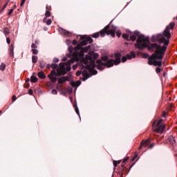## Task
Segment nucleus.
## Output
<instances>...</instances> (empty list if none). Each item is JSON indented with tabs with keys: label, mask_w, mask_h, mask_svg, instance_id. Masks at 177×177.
<instances>
[{
	"label": "nucleus",
	"mask_w": 177,
	"mask_h": 177,
	"mask_svg": "<svg viewBox=\"0 0 177 177\" xmlns=\"http://www.w3.org/2000/svg\"><path fill=\"white\" fill-rule=\"evenodd\" d=\"M174 27H175V22H171L165 29L163 34H158L152 37L151 40L153 42L158 41L159 44H152L151 47H149V50L155 51L148 58V64L149 66H158V67L162 66V57H164L167 46L169 45V39H171V32H169V30H174Z\"/></svg>",
	"instance_id": "1"
},
{
	"label": "nucleus",
	"mask_w": 177,
	"mask_h": 177,
	"mask_svg": "<svg viewBox=\"0 0 177 177\" xmlns=\"http://www.w3.org/2000/svg\"><path fill=\"white\" fill-rule=\"evenodd\" d=\"M99 57V54L88 53V54L81 61L80 68H84L82 72V81H86L91 75L97 74V71L95 70L96 65L95 62Z\"/></svg>",
	"instance_id": "2"
},
{
	"label": "nucleus",
	"mask_w": 177,
	"mask_h": 177,
	"mask_svg": "<svg viewBox=\"0 0 177 177\" xmlns=\"http://www.w3.org/2000/svg\"><path fill=\"white\" fill-rule=\"evenodd\" d=\"M136 37H138V39L136 41L137 44L136 45V48L138 49H145V48H147L150 44V40L145 35H140L138 31H135L133 33L131 32L130 35L123 34L122 37L124 39H127V41H135L136 39Z\"/></svg>",
	"instance_id": "3"
},
{
	"label": "nucleus",
	"mask_w": 177,
	"mask_h": 177,
	"mask_svg": "<svg viewBox=\"0 0 177 177\" xmlns=\"http://www.w3.org/2000/svg\"><path fill=\"white\" fill-rule=\"evenodd\" d=\"M115 60L109 59L106 63L102 62L100 59L97 60V68L98 70H103L104 67H113V66H117L121 63V54L118 53L115 55Z\"/></svg>",
	"instance_id": "4"
},
{
	"label": "nucleus",
	"mask_w": 177,
	"mask_h": 177,
	"mask_svg": "<svg viewBox=\"0 0 177 177\" xmlns=\"http://www.w3.org/2000/svg\"><path fill=\"white\" fill-rule=\"evenodd\" d=\"M117 28L114 26H109V25L106 26L103 30L100 31V32L94 33L92 37L93 38H99V37H104V35H111L112 38L115 37V31Z\"/></svg>",
	"instance_id": "5"
},
{
	"label": "nucleus",
	"mask_w": 177,
	"mask_h": 177,
	"mask_svg": "<svg viewBox=\"0 0 177 177\" xmlns=\"http://www.w3.org/2000/svg\"><path fill=\"white\" fill-rule=\"evenodd\" d=\"M75 62V59H71L67 63H60L59 68H58L57 70L58 75H64L65 74H67V73L71 70V66H70V64H73V63Z\"/></svg>",
	"instance_id": "6"
},
{
	"label": "nucleus",
	"mask_w": 177,
	"mask_h": 177,
	"mask_svg": "<svg viewBox=\"0 0 177 177\" xmlns=\"http://www.w3.org/2000/svg\"><path fill=\"white\" fill-rule=\"evenodd\" d=\"M82 46L83 45L78 44L75 48V50H80V52L79 53H78V52H77V53H74L73 54V59H75L76 62H80V60H81V59H82V57H84V53H86V52H88L91 48L89 46H86V47L82 48L81 46Z\"/></svg>",
	"instance_id": "7"
},
{
	"label": "nucleus",
	"mask_w": 177,
	"mask_h": 177,
	"mask_svg": "<svg viewBox=\"0 0 177 177\" xmlns=\"http://www.w3.org/2000/svg\"><path fill=\"white\" fill-rule=\"evenodd\" d=\"M81 39L83 40L81 41L80 45L83 46L88 45V44H92V42H93L92 38L87 36H82Z\"/></svg>",
	"instance_id": "8"
},
{
	"label": "nucleus",
	"mask_w": 177,
	"mask_h": 177,
	"mask_svg": "<svg viewBox=\"0 0 177 177\" xmlns=\"http://www.w3.org/2000/svg\"><path fill=\"white\" fill-rule=\"evenodd\" d=\"M56 75H57V73H56V70H53L48 75V78L52 82H56V81H57V77Z\"/></svg>",
	"instance_id": "9"
},
{
	"label": "nucleus",
	"mask_w": 177,
	"mask_h": 177,
	"mask_svg": "<svg viewBox=\"0 0 177 177\" xmlns=\"http://www.w3.org/2000/svg\"><path fill=\"white\" fill-rule=\"evenodd\" d=\"M135 53L131 52L130 54L127 55L126 57H122V63H125L127 60H131V59H135Z\"/></svg>",
	"instance_id": "10"
},
{
	"label": "nucleus",
	"mask_w": 177,
	"mask_h": 177,
	"mask_svg": "<svg viewBox=\"0 0 177 177\" xmlns=\"http://www.w3.org/2000/svg\"><path fill=\"white\" fill-rule=\"evenodd\" d=\"M58 31L60 32V34L64 35V37H71L72 35L71 32H68L62 28H59Z\"/></svg>",
	"instance_id": "11"
},
{
	"label": "nucleus",
	"mask_w": 177,
	"mask_h": 177,
	"mask_svg": "<svg viewBox=\"0 0 177 177\" xmlns=\"http://www.w3.org/2000/svg\"><path fill=\"white\" fill-rule=\"evenodd\" d=\"M154 131L156 132H158V133H162L164 132V129H165V124H162L160 126H156V127H153Z\"/></svg>",
	"instance_id": "12"
},
{
	"label": "nucleus",
	"mask_w": 177,
	"mask_h": 177,
	"mask_svg": "<svg viewBox=\"0 0 177 177\" xmlns=\"http://www.w3.org/2000/svg\"><path fill=\"white\" fill-rule=\"evenodd\" d=\"M150 143V140H142V142H141V145L140 147H139V149H142V147L144 146L145 147H147V146H149Z\"/></svg>",
	"instance_id": "13"
},
{
	"label": "nucleus",
	"mask_w": 177,
	"mask_h": 177,
	"mask_svg": "<svg viewBox=\"0 0 177 177\" xmlns=\"http://www.w3.org/2000/svg\"><path fill=\"white\" fill-rule=\"evenodd\" d=\"M67 80H68V78H67L66 77H62L58 80V82L59 84H64V82H66Z\"/></svg>",
	"instance_id": "14"
},
{
	"label": "nucleus",
	"mask_w": 177,
	"mask_h": 177,
	"mask_svg": "<svg viewBox=\"0 0 177 177\" xmlns=\"http://www.w3.org/2000/svg\"><path fill=\"white\" fill-rule=\"evenodd\" d=\"M38 76H39V78H41V80L46 78V75H45V73H44V71L39 72Z\"/></svg>",
	"instance_id": "15"
},
{
	"label": "nucleus",
	"mask_w": 177,
	"mask_h": 177,
	"mask_svg": "<svg viewBox=\"0 0 177 177\" xmlns=\"http://www.w3.org/2000/svg\"><path fill=\"white\" fill-rule=\"evenodd\" d=\"M14 49H15V46H13V44H11L9 48L10 55H13Z\"/></svg>",
	"instance_id": "16"
},
{
	"label": "nucleus",
	"mask_w": 177,
	"mask_h": 177,
	"mask_svg": "<svg viewBox=\"0 0 177 177\" xmlns=\"http://www.w3.org/2000/svg\"><path fill=\"white\" fill-rule=\"evenodd\" d=\"M30 81H31V82L35 83L38 81V77L36 76H32L30 77Z\"/></svg>",
	"instance_id": "17"
},
{
	"label": "nucleus",
	"mask_w": 177,
	"mask_h": 177,
	"mask_svg": "<svg viewBox=\"0 0 177 177\" xmlns=\"http://www.w3.org/2000/svg\"><path fill=\"white\" fill-rule=\"evenodd\" d=\"M44 23H46V24H47L48 26H50V25L52 24V19H48V20L46 21V18H44Z\"/></svg>",
	"instance_id": "18"
},
{
	"label": "nucleus",
	"mask_w": 177,
	"mask_h": 177,
	"mask_svg": "<svg viewBox=\"0 0 177 177\" xmlns=\"http://www.w3.org/2000/svg\"><path fill=\"white\" fill-rule=\"evenodd\" d=\"M32 62L34 64L37 63L38 62V57L35 55L32 56Z\"/></svg>",
	"instance_id": "19"
},
{
	"label": "nucleus",
	"mask_w": 177,
	"mask_h": 177,
	"mask_svg": "<svg viewBox=\"0 0 177 177\" xmlns=\"http://www.w3.org/2000/svg\"><path fill=\"white\" fill-rule=\"evenodd\" d=\"M73 106H74V108L75 110V113H77V115H79L80 118H81V116H80V109H78V106L75 104Z\"/></svg>",
	"instance_id": "20"
},
{
	"label": "nucleus",
	"mask_w": 177,
	"mask_h": 177,
	"mask_svg": "<svg viewBox=\"0 0 177 177\" xmlns=\"http://www.w3.org/2000/svg\"><path fill=\"white\" fill-rule=\"evenodd\" d=\"M163 120L162 119H160L159 120H156L154 122L153 125L154 124H157V127H159L160 125H161V122H162Z\"/></svg>",
	"instance_id": "21"
},
{
	"label": "nucleus",
	"mask_w": 177,
	"mask_h": 177,
	"mask_svg": "<svg viewBox=\"0 0 177 177\" xmlns=\"http://www.w3.org/2000/svg\"><path fill=\"white\" fill-rule=\"evenodd\" d=\"M45 16H46V17H50V12H49V10H48V6H46Z\"/></svg>",
	"instance_id": "22"
},
{
	"label": "nucleus",
	"mask_w": 177,
	"mask_h": 177,
	"mask_svg": "<svg viewBox=\"0 0 177 177\" xmlns=\"http://www.w3.org/2000/svg\"><path fill=\"white\" fill-rule=\"evenodd\" d=\"M5 68H6V65H5V64L2 63L1 65H0V70L1 71H3L5 70Z\"/></svg>",
	"instance_id": "23"
},
{
	"label": "nucleus",
	"mask_w": 177,
	"mask_h": 177,
	"mask_svg": "<svg viewBox=\"0 0 177 177\" xmlns=\"http://www.w3.org/2000/svg\"><path fill=\"white\" fill-rule=\"evenodd\" d=\"M38 44V41H35V44H32L31 45V48L32 49H37V44Z\"/></svg>",
	"instance_id": "24"
},
{
	"label": "nucleus",
	"mask_w": 177,
	"mask_h": 177,
	"mask_svg": "<svg viewBox=\"0 0 177 177\" xmlns=\"http://www.w3.org/2000/svg\"><path fill=\"white\" fill-rule=\"evenodd\" d=\"M121 162V160H113V165H114V167H117V165H118V164H120Z\"/></svg>",
	"instance_id": "25"
},
{
	"label": "nucleus",
	"mask_w": 177,
	"mask_h": 177,
	"mask_svg": "<svg viewBox=\"0 0 177 177\" xmlns=\"http://www.w3.org/2000/svg\"><path fill=\"white\" fill-rule=\"evenodd\" d=\"M4 34L6 35H9V28H4Z\"/></svg>",
	"instance_id": "26"
},
{
	"label": "nucleus",
	"mask_w": 177,
	"mask_h": 177,
	"mask_svg": "<svg viewBox=\"0 0 177 177\" xmlns=\"http://www.w3.org/2000/svg\"><path fill=\"white\" fill-rule=\"evenodd\" d=\"M102 60H103V62H109V57L107 56H104L102 57Z\"/></svg>",
	"instance_id": "27"
},
{
	"label": "nucleus",
	"mask_w": 177,
	"mask_h": 177,
	"mask_svg": "<svg viewBox=\"0 0 177 177\" xmlns=\"http://www.w3.org/2000/svg\"><path fill=\"white\" fill-rule=\"evenodd\" d=\"M169 140L170 143H172V145H174V143H175V138H174V137L169 138Z\"/></svg>",
	"instance_id": "28"
},
{
	"label": "nucleus",
	"mask_w": 177,
	"mask_h": 177,
	"mask_svg": "<svg viewBox=\"0 0 177 177\" xmlns=\"http://www.w3.org/2000/svg\"><path fill=\"white\" fill-rule=\"evenodd\" d=\"M32 52L33 55H37L38 53V50H37L35 48H32Z\"/></svg>",
	"instance_id": "29"
},
{
	"label": "nucleus",
	"mask_w": 177,
	"mask_h": 177,
	"mask_svg": "<svg viewBox=\"0 0 177 177\" xmlns=\"http://www.w3.org/2000/svg\"><path fill=\"white\" fill-rule=\"evenodd\" d=\"M51 68H53L54 70H55V68H57V64H51Z\"/></svg>",
	"instance_id": "30"
},
{
	"label": "nucleus",
	"mask_w": 177,
	"mask_h": 177,
	"mask_svg": "<svg viewBox=\"0 0 177 177\" xmlns=\"http://www.w3.org/2000/svg\"><path fill=\"white\" fill-rule=\"evenodd\" d=\"M116 35L118 38H120L121 37V31L120 30H118L116 32Z\"/></svg>",
	"instance_id": "31"
},
{
	"label": "nucleus",
	"mask_w": 177,
	"mask_h": 177,
	"mask_svg": "<svg viewBox=\"0 0 177 177\" xmlns=\"http://www.w3.org/2000/svg\"><path fill=\"white\" fill-rule=\"evenodd\" d=\"M156 73H157V74H160L161 73V68L160 67L156 68Z\"/></svg>",
	"instance_id": "32"
},
{
	"label": "nucleus",
	"mask_w": 177,
	"mask_h": 177,
	"mask_svg": "<svg viewBox=\"0 0 177 177\" xmlns=\"http://www.w3.org/2000/svg\"><path fill=\"white\" fill-rule=\"evenodd\" d=\"M51 93L53 95H57V91H56V89H53Z\"/></svg>",
	"instance_id": "33"
},
{
	"label": "nucleus",
	"mask_w": 177,
	"mask_h": 177,
	"mask_svg": "<svg viewBox=\"0 0 177 177\" xmlns=\"http://www.w3.org/2000/svg\"><path fill=\"white\" fill-rule=\"evenodd\" d=\"M40 67L41 68H44L45 67V64H44V62H40Z\"/></svg>",
	"instance_id": "34"
},
{
	"label": "nucleus",
	"mask_w": 177,
	"mask_h": 177,
	"mask_svg": "<svg viewBox=\"0 0 177 177\" xmlns=\"http://www.w3.org/2000/svg\"><path fill=\"white\" fill-rule=\"evenodd\" d=\"M82 73V71H78L76 73V75H77V77H80V75H81Z\"/></svg>",
	"instance_id": "35"
},
{
	"label": "nucleus",
	"mask_w": 177,
	"mask_h": 177,
	"mask_svg": "<svg viewBox=\"0 0 177 177\" xmlns=\"http://www.w3.org/2000/svg\"><path fill=\"white\" fill-rule=\"evenodd\" d=\"M53 62L54 63H59V58H54Z\"/></svg>",
	"instance_id": "36"
},
{
	"label": "nucleus",
	"mask_w": 177,
	"mask_h": 177,
	"mask_svg": "<svg viewBox=\"0 0 177 177\" xmlns=\"http://www.w3.org/2000/svg\"><path fill=\"white\" fill-rule=\"evenodd\" d=\"M12 13H13V9L10 10L8 12V16H10V15H12Z\"/></svg>",
	"instance_id": "37"
},
{
	"label": "nucleus",
	"mask_w": 177,
	"mask_h": 177,
	"mask_svg": "<svg viewBox=\"0 0 177 177\" xmlns=\"http://www.w3.org/2000/svg\"><path fill=\"white\" fill-rule=\"evenodd\" d=\"M25 2H26V0H21V4H20L21 6H23V5H24Z\"/></svg>",
	"instance_id": "38"
},
{
	"label": "nucleus",
	"mask_w": 177,
	"mask_h": 177,
	"mask_svg": "<svg viewBox=\"0 0 177 177\" xmlns=\"http://www.w3.org/2000/svg\"><path fill=\"white\" fill-rule=\"evenodd\" d=\"M6 42L7 44H8V45L10 44V38H7L6 39Z\"/></svg>",
	"instance_id": "39"
},
{
	"label": "nucleus",
	"mask_w": 177,
	"mask_h": 177,
	"mask_svg": "<svg viewBox=\"0 0 177 177\" xmlns=\"http://www.w3.org/2000/svg\"><path fill=\"white\" fill-rule=\"evenodd\" d=\"M12 102L16 101V95H13V96H12Z\"/></svg>",
	"instance_id": "40"
},
{
	"label": "nucleus",
	"mask_w": 177,
	"mask_h": 177,
	"mask_svg": "<svg viewBox=\"0 0 177 177\" xmlns=\"http://www.w3.org/2000/svg\"><path fill=\"white\" fill-rule=\"evenodd\" d=\"M68 50H69V52H71H71H73V46H70V47L68 48Z\"/></svg>",
	"instance_id": "41"
},
{
	"label": "nucleus",
	"mask_w": 177,
	"mask_h": 177,
	"mask_svg": "<svg viewBox=\"0 0 177 177\" xmlns=\"http://www.w3.org/2000/svg\"><path fill=\"white\" fill-rule=\"evenodd\" d=\"M47 68H52V64H47Z\"/></svg>",
	"instance_id": "42"
},
{
	"label": "nucleus",
	"mask_w": 177,
	"mask_h": 177,
	"mask_svg": "<svg viewBox=\"0 0 177 177\" xmlns=\"http://www.w3.org/2000/svg\"><path fill=\"white\" fill-rule=\"evenodd\" d=\"M6 6H8V3H6L3 6V8H2V10H3V9H5V8H6Z\"/></svg>",
	"instance_id": "43"
},
{
	"label": "nucleus",
	"mask_w": 177,
	"mask_h": 177,
	"mask_svg": "<svg viewBox=\"0 0 177 177\" xmlns=\"http://www.w3.org/2000/svg\"><path fill=\"white\" fill-rule=\"evenodd\" d=\"M77 67H78V65H74L73 66V70H75V68H77Z\"/></svg>",
	"instance_id": "44"
},
{
	"label": "nucleus",
	"mask_w": 177,
	"mask_h": 177,
	"mask_svg": "<svg viewBox=\"0 0 177 177\" xmlns=\"http://www.w3.org/2000/svg\"><path fill=\"white\" fill-rule=\"evenodd\" d=\"M73 45H77V40H73Z\"/></svg>",
	"instance_id": "45"
},
{
	"label": "nucleus",
	"mask_w": 177,
	"mask_h": 177,
	"mask_svg": "<svg viewBox=\"0 0 177 177\" xmlns=\"http://www.w3.org/2000/svg\"><path fill=\"white\" fill-rule=\"evenodd\" d=\"M28 93H29V95H32V91L31 89H30L28 91Z\"/></svg>",
	"instance_id": "46"
},
{
	"label": "nucleus",
	"mask_w": 177,
	"mask_h": 177,
	"mask_svg": "<svg viewBox=\"0 0 177 177\" xmlns=\"http://www.w3.org/2000/svg\"><path fill=\"white\" fill-rule=\"evenodd\" d=\"M154 147V144H151L149 147V149H153Z\"/></svg>",
	"instance_id": "47"
},
{
	"label": "nucleus",
	"mask_w": 177,
	"mask_h": 177,
	"mask_svg": "<svg viewBox=\"0 0 177 177\" xmlns=\"http://www.w3.org/2000/svg\"><path fill=\"white\" fill-rule=\"evenodd\" d=\"M80 82H77L76 84H75V86H80Z\"/></svg>",
	"instance_id": "48"
},
{
	"label": "nucleus",
	"mask_w": 177,
	"mask_h": 177,
	"mask_svg": "<svg viewBox=\"0 0 177 177\" xmlns=\"http://www.w3.org/2000/svg\"><path fill=\"white\" fill-rule=\"evenodd\" d=\"M127 161H128V158L123 160V162H127Z\"/></svg>",
	"instance_id": "49"
},
{
	"label": "nucleus",
	"mask_w": 177,
	"mask_h": 177,
	"mask_svg": "<svg viewBox=\"0 0 177 177\" xmlns=\"http://www.w3.org/2000/svg\"><path fill=\"white\" fill-rule=\"evenodd\" d=\"M67 60V58L64 57L62 59V62H66Z\"/></svg>",
	"instance_id": "50"
},
{
	"label": "nucleus",
	"mask_w": 177,
	"mask_h": 177,
	"mask_svg": "<svg viewBox=\"0 0 177 177\" xmlns=\"http://www.w3.org/2000/svg\"><path fill=\"white\" fill-rule=\"evenodd\" d=\"M143 57H145V58H146V57H147V55H146V54H143Z\"/></svg>",
	"instance_id": "51"
},
{
	"label": "nucleus",
	"mask_w": 177,
	"mask_h": 177,
	"mask_svg": "<svg viewBox=\"0 0 177 177\" xmlns=\"http://www.w3.org/2000/svg\"><path fill=\"white\" fill-rule=\"evenodd\" d=\"M162 117H165V112L162 113Z\"/></svg>",
	"instance_id": "52"
},
{
	"label": "nucleus",
	"mask_w": 177,
	"mask_h": 177,
	"mask_svg": "<svg viewBox=\"0 0 177 177\" xmlns=\"http://www.w3.org/2000/svg\"><path fill=\"white\" fill-rule=\"evenodd\" d=\"M136 158V157L133 158V160H135Z\"/></svg>",
	"instance_id": "53"
},
{
	"label": "nucleus",
	"mask_w": 177,
	"mask_h": 177,
	"mask_svg": "<svg viewBox=\"0 0 177 177\" xmlns=\"http://www.w3.org/2000/svg\"><path fill=\"white\" fill-rule=\"evenodd\" d=\"M1 113H2V111H0V114H1Z\"/></svg>",
	"instance_id": "54"
},
{
	"label": "nucleus",
	"mask_w": 177,
	"mask_h": 177,
	"mask_svg": "<svg viewBox=\"0 0 177 177\" xmlns=\"http://www.w3.org/2000/svg\"><path fill=\"white\" fill-rule=\"evenodd\" d=\"M14 8H16V6H15Z\"/></svg>",
	"instance_id": "55"
}]
</instances>
